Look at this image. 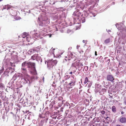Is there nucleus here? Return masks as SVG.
Wrapping results in <instances>:
<instances>
[{"label": "nucleus", "mask_w": 126, "mask_h": 126, "mask_svg": "<svg viewBox=\"0 0 126 126\" xmlns=\"http://www.w3.org/2000/svg\"><path fill=\"white\" fill-rule=\"evenodd\" d=\"M110 41V38L106 39L104 41V43L105 44H107L109 43Z\"/></svg>", "instance_id": "9d476101"}, {"label": "nucleus", "mask_w": 126, "mask_h": 126, "mask_svg": "<svg viewBox=\"0 0 126 126\" xmlns=\"http://www.w3.org/2000/svg\"><path fill=\"white\" fill-rule=\"evenodd\" d=\"M75 82L73 81H71L69 83V85L70 86H74L75 85Z\"/></svg>", "instance_id": "f8f14e48"}, {"label": "nucleus", "mask_w": 126, "mask_h": 126, "mask_svg": "<svg viewBox=\"0 0 126 126\" xmlns=\"http://www.w3.org/2000/svg\"><path fill=\"white\" fill-rule=\"evenodd\" d=\"M35 63H32L31 62H28V63L27 67L29 68H33V71L34 72L33 74L36 75L37 74L36 71L35 70Z\"/></svg>", "instance_id": "f257e3e1"}, {"label": "nucleus", "mask_w": 126, "mask_h": 126, "mask_svg": "<svg viewBox=\"0 0 126 126\" xmlns=\"http://www.w3.org/2000/svg\"><path fill=\"white\" fill-rule=\"evenodd\" d=\"M26 39H27V38H28L27 37H26Z\"/></svg>", "instance_id": "473e14b6"}, {"label": "nucleus", "mask_w": 126, "mask_h": 126, "mask_svg": "<svg viewBox=\"0 0 126 126\" xmlns=\"http://www.w3.org/2000/svg\"><path fill=\"white\" fill-rule=\"evenodd\" d=\"M21 87H19V88H21Z\"/></svg>", "instance_id": "58836bf2"}, {"label": "nucleus", "mask_w": 126, "mask_h": 126, "mask_svg": "<svg viewBox=\"0 0 126 126\" xmlns=\"http://www.w3.org/2000/svg\"><path fill=\"white\" fill-rule=\"evenodd\" d=\"M80 63H81V64H80V66H83V64L81 62H80Z\"/></svg>", "instance_id": "4be33fe9"}, {"label": "nucleus", "mask_w": 126, "mask_h": 126, "mask_svg": "<svg viewBox=\"0 0 126 126\" xmlns=\"http://www.w3.org/2000/svg\"><path fill=\"white\" fill-rule=\"evenodd\" d=\"M53 54L54 55H55V52H54V51H53Z\"/></svg>", "instance_id": "c756f323"}, {"label": "nucleus", "mask_w": 126, "mask_h": 126, "mask_svg": "<svg viewBox=\"0 0 126 126\" xmlns=\"http://www.w3.org/2000/svg\"><path fill=\"white\" fill-rule=\"evenodd\" d=\"M72 57H69V58L68 57V56H65V58L64 59L66 61H67L68 60H71V59L72 58Z\"/></svg>", "instance_id": "ddd939ff"}, {"label": "nucleus", "mask_w": 126, "mask_h": 126, "mask_svg": "<svg viewBox=\"0 0 126 126\" xmlns=\"http://www.w3.org/2000/svg\"><path fill=\"white\" fill-rule=\"evenodd\" d=\"M80 62H75L72 64V66L76 67H78V68L80 66Z\"/></svg>", "instance_id": "423d86ee"}, {"label": "nucleus", "mask_w": 126, "mask_h": 126, "mask_svg": "<svg viewBox=\"0 0 126 126\" xmlns=\"http://www.w3.org/2000/svg\"><path fill=\"white\" fill-rule=\"evenodd\" d=\"M79 46H77V48L78 49L79 48Z\"/></svg>", "instance_id": "393cba45"}, {"label": "nucleus", "mask_w": 126, "mask_h": 126, "mask_svg": "<svg viewBox=\"0 0 126 126\" xmlns=\"http://www.w3.org/2000/svg\"><path fill=\"white\" fill-rule=\"evenodd\" d=\"M21 72L25 75L28 76L27 72L25 68H21Z\"/></svg>", "instance_id": "39448f33"}, {"label": "nucleus", "mask_w": 126, "mask_h": 126, "mask_svg": "<svg viewBox=\"0 0 126 126\" xmlns=\"http://www.w3.org/2000/svg\"><path fill=\"white\" fill-rule=\"evenodd\" d=\"M63 99V97L62 96H60L58 98V100H61Z\"/></svg>", "instance_id": "a211bd4d"}, {"label": "nucleus", "mask_w": 126, "mask_h": 126, "mask_svg": "<svg viewBox=\"0 0 126 126\" xmlns=\"http://www.w3.org/2000/svg\"><path fill=\"white\" fill-rule=\"evenodd\" d=\"M101 113L102 114H104L105 113V111L104 110H102L101 111Z\"/></svg>", "instance_id": "6ab92c4d"}, {"label": "nucleus", "mask_w": 126, "mask_h": 126, "mask_svg": "<svg viewBox=\"0 0 126 126\" xmlns=\"http://www.w3.org/2000/svg\"><path fill=\"white\" fill-rule=\"evenodd\" d=\"M67 56H68V57L69 58V57H72V58H74V56L73 55V54H72L71 53H70L67 55Z\"/></svg>", "instance_id": "4468645a"}, {"label": "nucleus", "mask_w": 126, "mask_h": 126, "mask_svg": "<svg viewBox=\"0 0 126 126\" xmlns=\"http://www.w3.org/2000/svg\"><path fill=\"white\" fill-rule=\"evenodd\" d=\"M112 111L114 112H115L116 111V109L115 106H113L111 108Z\"/></svg>", "instance_id": "9b49d317"}, {"label": "nucleus", "mask_w": 126, "mask_h": 126, "mask_svg": "<svg viewBox=\"0 0 126 126\" xmlns=\"http://www.w3.org/2000/svg\"><path fill=\"white\" fill-rule=\"evenodd\" d=\"M116 126H124L123 125H117Z\"/></svg>", "instance_id": "b1692460"}, {"label": "nucleus", "mask_w": 126, "mask_h": 126, "mask_svg": "<svg viewBox=\"0 0 126 126\" xmlns=\"http://www.w3.org/2000/svg\"><path fill=\"white\" fill-rule=\"evenodd\" d=\"M122 38L124 40V41L122 43V44H124L125 43H126V39H124V38H123V37H122Z\"/></svg>", "instance_id": "dca6fc26"}, {"label": "nucleus", "mask_w": 126, "mask_h": 126, "mask_svg": "<svg viewBox=\"0 0 126 126\" xmlns=\"http://www.w3.org/2000/svg\"><path fill=\"white\" fill-rule=\"evenodd\" d=\"M125 31H126V30H125Z\"/></svg>", "instance_id": "72a5a7b5"}, {"label": "nucleus", "mask_w": 126, "mask_h": 126, "mask_svg": "<svg viewBox=\"0 0 126 126\" xmlns=\"http://www.w3.org/2000/svg\"><path fill=\"white\" fill-rule=\"evenodd\" d=\"M83 42H84V43L85 42H84V40H83Z\"/></svg>", "instance_id": "2f4dec72"}, {"label": "nucleus", "mask_w": 126, "mask_h": 126, "mask_svg": "<svg viewBox=\"0 0 126 126\" xmlns=\"http://www.w3.org/2000/svg\"><path fill=\"white\" fill-rule=\"evenodd\" d=\"M107 79L109 81L113 82L115 79L112 75H108L107 77Z\"/></svg>", "instance_id": "20e7f679"}, {"label": "nucleus", "mask_w": 126, "mask_h": 126, "mask_svg": "<svg viewBox=\"0 0 126 126\" xmlns=\"http://www.w3.org/2000/svg\"><path fill=\"white\" fill-rule=\"evenodd\" d=\"M108 118V117H107V118Z\"/></svg>", "instance_id": "e433bc0d"}, {"label": "nucleus", "mask_w": 126, "mask_h": 126, "mask_svg": "<svg viewBox=\"0 0 126 126\" xmlns=\"http://www.w3.org/2000/svg\"><path fill=\"white\" fill-rule=\"evenodd\" d=\"M90 81L88 79L87 77H86L85 78V81L84 82V83L86 84L88 82H89Z\"/></svg>", "instance_id": "2eb2a0df"}, {"label": "nucleus", "mask_w": 126, "mask_h": 126, "mask_svg": "<svg viewBox=\"0 0 126 126\" xmlns=\"http://www.w3.org/2000/svg\"><path fill=\"white\" fill-rule=\"evenodd\" d=\"M50 4H51V3H50Z\"/></svg>", "instance_id": "4c0bfd02"}, {"label": "nucleus", "mask_w": 126, "mask_h": 126, "mask_svg": "<svg viewBox=\"0 0 126 126\" xmlns=\"http://www.w3.org/2000/svg\"><path fill=\"white\" fill-rule=\"evenodd\" d=\"M21 87H19V88H21Z\"/></svg>", "instance_id": "ea45409f"}, {"label": "nucleus", "mask_w": 126, "mask_h": 126, "mask_svg": "<svg viewBox=\"0 0 126 126\" xmlns=\"http://www.w3.org/2000/svg\"><path fill=\"white\" fill-rule=\"evenodd\" d=\"M70 74H72V72H71L70 73Z\"/></svg>", "instance_id": "cd10ccee"}, {"label": "nucleus", "mask_w": 126, "mask_h": 126, "mask_svg": "<svg viewBox=\"0 0 126 126\" xmlns=\"http://www.w3.org/2000/svg\"><path fill=\"white\" fill-rule=\"evenodd\" d=\"M57 63V61L55 60L53 61H49L47 62V66L49 67H52L53 66L55 65Z\"/></svg>", "instance_id": "7ed1b4c3"}, {"label": "nucleus", "mask_w": 126, "mask_h": 126, "mask_svg": "<svg viewBox=\"0 0 126 126\" xmlns=\"http://www.w3.org/2000/svg\"><path fill=\"white\" fill-rule=\"evenodd\" d=\"M124 112L123 111H121V114H124Z\"/></svg>", "instance_id": "a878e982"}, {"label": "nucleus", "mask_w": 126, "mask_h": 126, "mask_svg": "<svg viewBox=\"0 0 126 126\" xmlns=\"http://www.w3.org/2000/svg\"><path fill=\"white\" fill-rule=\"evenodd\" d=\"M21 87H19V88H21Z\"/></svg>", "instance_id": "a19ab883"}, {"label": "nucleus", "mask_w": 126, "mask_h": 126, "mask_svg": "<svg viewBox=\"0 0 126 126\" xmlns=\"http://www.w3.org/2000/svg\"><path fill=\"white\" fill-rule=\"evenodd\" d=\"M3 0H0V2L2 1Z\"/></svg>", "instance_id": "7c9ffc66"}, {"label": "nucleus", "mask_w": 126, "mask_h": 126, "mask_svg": "<svg viewBox=\"0 0 126 126\" xmlns=\"http://www.w3.org/2000/svg\"><path fill=\"white\" fill-rule=\"evenodd\" d=\"M3 69L0 70V74H1L3 72Z\"/></svg>", "instance_id": "412c9836"}, {"label": "nucleus", "mask_w": 126, "mask_h": 126, "mask_svg": "<svg viewBox=\"0 0 126 126\" xmlns=\"http://www.w3.org/2000/svg\"><path fill=\"white\" fill-rule=\"evenodd\" d=\"M15 19L16 20H17L19 19V17H15Z\"/></svg>", "instance_id": "aec40b11"}, {"label": "nucleus", "mask_w": 126, "mask_h": 126, "mask_svg": "<svg viewBox=\"0 0 126 126\" xmlns=\"http://www.w3.org/2000/svg\"><path fill=\"white\" fill-rule=\"evenodd\" d=\"M38 56V54H35L33 56H32L31 57V59L33 60H34L36 59L37 57Z\"/></svg>", "instance_id": "6e6552de"}, {"label": "nucleus", "mask_w": 126, "mask_h": 126, "mask_svg": "<svg viewBox=\"0 0 126 126\" xmlns=\"http://www.w3.org/2000/svg\"><path fill=\"white\" fill-rule=\"evenodd\" d=\"M12 42L11 40H9L7 42H6V43L8 44H12Z\"/></svg>", "instance_id": "f3484780"}, {"label": "nucleus", "mask_w": 126, "mask_h": 126, "mask_svg": "<svg viewBox=\"0 0 126 126\" xmlns=\"http://www.w3.org/2000/svg\"><path fill=\"white\" fill-rule=\"evenodd\" d=\"M46 20H44L41 17H39L38 19V22L39 25L41 26H45L46 25Z\"/></svg>", "instance_id": "f03ea898"}, {"label": "nucleus", "mask_w": 126, "mask_h": 126, "mask_svg": "<svg viewBox=\"0 0 126 126\" xmlns=\"http://www.w3.org/2000/svg\"><path fill=\"white\" fill-rule=\"evenodd\" d=\"M119 121L122 123H126V118L121 117L119 119Z\"/></svg>", "instance_id": "0eeeda50"}, {"label": "nucleus", "mask_w": 126, "mask_h": 126, "mask_svg": "<svg viewBox=\"0 0 126 126\" xmlns=\"http://www.w3.org/2000/svg\"><path fill=\"white\" fill-rule=\"evenodd\" d=\"M55 49H53V50H55Z\"/></svg>", "instance_id": "c9c22d12"}, {"label": "nucleus", "mask_w": 126, "mask_h": 126, "mask_svg": "<svg viewBox=\"0 0 126 126\" xmlns=\"http://www.w3.org/2000/svg\"><path fill=\"white\" fill-rule=\"evenodd\" d=\"M18 89V88H16V89Z\"/></svg>", "instance_id": "f704fd0d"}, {"label": "nucleus", "mask_w": 126, "mask_h": 126, "mask_svg": "<svg viewBox=\"0 0 126 126\" xmlns=\"http://www.w3.org/2000/svg\"><path fill=\"white\" fill-rule=\"evenodd\" d=\"M95 56H97V52L96 51H95Z\"/></svg>", "instance_id": "5701e85b"}, {"label": "nucleus", "mask_w": 126, "mask_h": 126, "mask_svg": "<svg viewBox=\"0 0 126 126\" xmlns=\"http://www.w3.org/2000/svg\"><path fill=\"white\" fill-rule=\"evenodd\" d=\"M76 70H74V71H73V73H74L75 72H76Z\"/></svg>", "instance_id": "c85d7f7f"}, {"label": "nucleus", "mask_w": 126, "mask_h": 126, "mask_svg": "<svg viewBox=\"0 0 126 126\" xmlns=\"http://www.w3.org/2000/svg\"><path fill=\"white\" fill-rule=\"evenodd\" d=\"M124 30H125V29L124 28H123V29H122V31H124Z\"/></svg>", "instance_id": "bb28decb"}, {"label": "nucleus", "mask_w": 126, "mask_h": 126, "mask_svg": "<svg viewBox=\"0 0 126 126\" xmlns=\"http://www.w3.org/2000/svg\"><path fill=\"white\" fill-rule=\"evenodd\" d=\"M28 63V62H27L26 61L24 62L23 63H22V66L24 68L26 66H27Z\"/></svg>", "instance_id": "1a4fd4ad"}]
</instances>
